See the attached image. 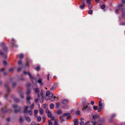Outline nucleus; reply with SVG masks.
<instances>
[{
    "instance_id": "obj_45",
    "label": "nucleus",
    "mask_w": 125,
    "mask_h": 125,
    "mask_svg": "<svg viewBox=\"0 0 125 125\" xmlns=\"http://www.w3.org/2000/svg\"><path fill=\"white\" fill-rule=\"evenodd\" d=\"M14 71V68H10L9 70V72H12Z\"/></svg>"
},
{
    "instance_id": "obj_59",
    "label": "nucleus",
    "mask_w": 125,
    "mask_h": 125,
    "mask_svg": "<svg viewBox=\"0 0 125 125\" xmlns=\"http://www.w3.org/2000/svg\"><path fill=\"white\" fill-rule=\"evenodd\" d=\"M38 112V111L37 110H36L34 111V113L35 114H37Z\"/></svg>"
},
{
    "instance_id": "obj_20",
    "label": "nucleus",
    "mask_w": 125,
    "mask_h": 125,
    "mask_svg": "<svg viewBox=\"0 0 125 125\" xmlns=\"http://www.w3.org/2000/svg\"><path fill=\"white\" fill-rule=\"evenodd\" d=\"M23 73L24 74H28L29 75V77L30 78L31 76H32L31 74V73L29 72H27L25 71H24L23 72Z\"/></svg>"
},
{
    "instance_id": "obj_64",
    "label": "nucleus",
    "mask_w": 125,
    "mask_h": 125,
    "mask_svg": "<svg viewBox=\"0 0 125 125\" xmlns=\"http://www.w3.org/2000/svg\"><path fill=\"white\" fill-rule=\"evenodd\" d=\"M121 25H125V22H122L121 23Z\"/></svg>"
},
{
    "instance_id": "obj_54",
    "label": "nucleus",
    "mask_w": 125,
    "mask_h": 125,
    "mask_svg": "<svg viewBox=\"0 0 125 125\" xmlns=\"http://www.w3.org/2000/svg\"><path fill=\"white\" fill-rule=\"evenodd\" d=\"M80 113V112L79 111H77L76 112V114L78 115H79Z\"/></svg>"
},
{
    "instance_id": "obj_42",
    "label": "nucleus",
    "mask_w": 125,
    "mask_h": 125,
    "mask_svg": "<svg viewBox=\"0 0 125 125\" xmlns=\"http://www.w3.org/2000/svg\"><path fill=\"white\" fill-rule=\"evenodd\" d=\"M93 109L94 110H96L98 109V107L97 106H94L93 107Z\"/></svg>"
},
{
    "instance_id": "obj_24",
    "label": "nucleus",
    "mask_w": 125,
    "mask_h": 125,
    "mask_svg": "<svg viewBox=\"0 0 125 125\" xmlns=\"http://www.w3.org/2000/svg\"><path fill=\"white\" fill-rule=\"evenodd\" d=\"M0 46L1 47H5L6 46V44L3 42H2L0 45Z\"/></svg>"
},
{
    "instance_id": "obj_50",
    "label": "nucleus",
    "mask_w": 125,
    "mask_h": 125,
    "mask_svg": "<svg viewBox=\"0 0 125 125\" xmlns=\"http://www.w3.org/2000/svg\"><path fill=\"white\" fill-rule=\"evenodd\" d=\"M48 122L49 125H52V122L50 120H49Z\"/></svg>"
},
{
    "instance_id": "obj_51",
    "label": "nucleus",
    "mask_w": 125,
    "mask_h": 125,
    "mask_svg": "<svg viewBox=\"0 0 125 125\" xmlns=\"http://www.w3.org/2000/svg\"><path fill=\"white\" fill-rule=\"evenodd\" d=\"M16 83H14L12 84V87L14 88L16 85Z\"/></svg>"
},
{
    "instance_id": "obj_34",
    "label": "nucleus",
    "mask_w": 125,
    "mask_h": 125,
    "mask_svg": "<svg viewBox=\"0 0 125 125\" xmlns=\"http://www.w3.org/2000/svg\"><path fill=\"white\" fill-rule=\"evenodd\" d=\"M62 112V111L60 110H59L57 112V114H61Z\"/></svg>"
},
{
    "instance_id": "obj_30",
    "label": "nucleus",
    "mask_w": 125,
    "mask_h": 125,
    "mask_svg": "<svg viewBox=\"0 0 125 125\" xmlns=\"http://www.w3.org/2000/svg\"><path fill=\"white\" fill-rule=\"evenodd\" d=\"M40 67L39 66H38L35 68V69L36 71H39L40 70Z\"/></svg>"
},
{
    "instance_id": "obj_1",
    "label": "nucleus",
    "mask_w": 125,
    "mask_h": 125,
    "mask_svg": "<svg viewBox=\"0 0 125 125\" xmlns=\"http://www.w3.org/2000/svg\"><path fill=\"white\" fill-rule=\"evenodd\" d=\"M88 104L87 101L85 99L84 102L82 103L83 107V108L82 109V110H86L89 111L90 110V107H88V104Z\"/></svg>"
},
{
    "instance_id": "obj_25",
    "label": "nucleus",
    "mask_w": 125,
    "mask_h": 125,
    "mask_svg": "<svg viewBox=\"0 0 125 125\" xmlns=\"http://www.w3.org/2000/svg\"><path fill=\"white\" fill-rule=\"evenodd\" d=\"M56 98L55 96L52 97L50 98V100L52 101H54L55 100V98Z\"/></svg>"
},
{
    "instance_id": "obj_22",
    "label": "nucleus",
    "mask_w": 125,
    "mask_h": 125,
    "mask_svg": "<svg viewBox=\"0 0 125 125\" xmlns=\"http://www.w3.org/2000/svg\"><path fill=\"white\" fill-rule=\"evenodd\" d=\"M123 5L122 4H120L118 6L119 9L121 10L124 9L123 8Z\"/></svg>"
},
{
    "instance_id": "obj_46",
    "label": "nucleus",
    "mask_w": 125,
    "mask_h": 125,
    "mask_svg": "<svg viewBox=\"0 0 125 125\" xmlns=\"http://www.w3.org/2000/svg\"><path fill=\"white\" fill-rule=\"evenodd\" d=\"M115 116V114H113L111 116V119L113 118Z\"/></svg>"
},
{
    "instance_id": "obj_8",
    "label": "nucleus",
    "mask_w": 125,
    "mask_h": 125,
    "mask_svg": "<svg viewBox=\"0 0 125 125\" xmlns=\"http://www.w3.org/2000/svg\"><path fill=\"white\" fill-rule=\"evenodd\" d=\"M31 79L33 83L34 84L37 83V81L35 78L32 76H31L30 78Z\"/></svg>"
},
{
    "instance_id": "obj_4",
    "label": "nucleus",
    "mask_w": 125,
    "mask_h": 125,
    "mask_svg": "<svg viewBox=\"0 0 125 125\" xmlns=\"http://www.w3.org/2000/svg\"><path fill=\"white\" fill-rule=\"evenodd\" d=\"M12 107L14 108V112L15 113H17L20 112L21 111V107L18 106L16 104H14L12 105Z\"/></svg>"
},
{
    "instance_id": "obj_3",
    "label": "nucleus",
    "mask_w": 125,
    "mask_h": 125,
    "mask_svg": "<svg viewBox=\"0 0 125 125\" xmlns=\"http://www.w3.org/2000/svg\"><path fill=\"white\" fill-rule=\"evenodd\" d=\"M9 83L8 82H6L5 84V87L6 88L7 92V94L5 95V98L6 99H7V96L9 94V92L10 91V90L9 88L8 85Z\"/></svg>"
},
{
    "instance_id": "obj_38",
    "label": "nucleus",
    "mask_w": 125,
    "mask_h": 125,
    "mask_svg": "<svg viewBox=\"0 0 125 125\" xmlns=\"http://www.w3.org/2000/svg\"><path fill=\"white\" fill-rule=\"evenodd\" d=\"M86 2L88 5L91 4L90 0H86Z\"/></svg>"
},
{
    "instance_id": "obj_10",
    "label": "nucleus",
    "mask_w": 125,
    "mask_h": 125,
    "mask_svg": "<svg viewBox=\"0 0 125 125\" xmlns=\"http://www.w3.org/2000/svg\"><path fill=\"white\" fill-rule=\"evenodd\" d=\"M15 42V40L13 38H12V41H11V43L12 44V46H14L15 47H17L18 46L17 44H15L14 43Z\"/></svg>"
},
{
    "instance_id": "obj_35",
    "label": "nucleus",
    "mask_w": 125,
    "mask_h": 125,
    "mask_svg": "<svg viewBox=\"0 0 125 125\" xmlns=\"http://www.w3.org/2000/svg\"><path fill=\"white\" fill-rule=\"evenodd\" d=\"M14 100L15 102H18L19 101V99L17 98H15L14 99Z\"/></svg>"
},
{
    "instance_id": "obj_19",
    "label": "nucleus",
    "mask_w": 125,
    "mask_h": 125,
    "mask_svg": "<svg viewBox=\"0 0 125 125\" xmlns=\"http://www.w3.org/2000/svg\"><path fill=\"white\" fill-rule=\"evenodd\" d=\"M59 117L60 118V119L61 120V122H62L64 121L65 120L63 118V117L62 116V115H60L59 116Z\"/></svg>"
},
{
    "instance_id": "obj_15",
    "label": "nucleus",
    "mask_w": 125,
    "mask_h": 125,
    "mask_svg": "<svg viewBox=\"0 0 125 125\" xmlns=\"http://www.w3.org/2000/svg\"><path fill=\"white\" fill-rule=\"evenodd\" d=\"M62 103L64 104H67L68 103V101L67 100H64L62 101Z\"/></svg>"
},
{
    "instance_id": "obj_2",
    "label": "nucleus",
    "mask_w": 125,
    "mask_h": 125,
    "mask_svg": "<svg viewBox=\"0 0 125 125\" xmlns=\"http://www.w3.org/2000/svg\"><path fill=\"white\" fill-rule=\"evenodd\" d=\"M8 50L7 47H4L3 50H0V54L1 56L5 58H6L7 57V55L4 53V52Z\"/></svg>"
},
{
    "instance_id": "obj_52",
    "label": "nucleus",
    "mask_w": 125,
    "mask_h": 125,
    "mask_svg": "<svg viewBox=\"0 0 125 125\" xmlns=\"http://www.w3.org/2000/svg\"><path fill=\"white\" fill-rule=\"evenodd\" d=\"M45 119H46L45 117L44 116L42 118V119H43V123H44L45 122Z\"/></svg>"
},
{
    "instance_id": "obj_57",
    "label": "nucleus",
    "mask_w": 125,
    "mask_h": 125,
    "mask_svg": "<svg viewBox=\"0 0 125 125\" xmlns=\"http://www.w3.org/2000/svg\"><path fill=\"white\" fill-rule=\"evenodd\" d=\"M90 123L89 121H87L85 123L84 125H88V124Z\"/></svg>"
},
{
    "instance_id": "obj_60",
    "label": "nucleus",
    "mask_w": 125,
    "mask_h": 125,
    "mask_svg": "<svg viewBox=\"0 0 125 125\" xmlns=\"http://www.w3.org/2000/svg\"><path fill=\"white\" fill-rule=\"evenodd\" d=\"M46 113L47 114H48V113H49L50 112L48 109H46Z\"/></svg>"
},
{
    "instance_id": "obj_61",
    "label": "nucleus",
    "mask_w": 125,
    "mask_h": 125,
    "mask_svg": "<svg viewBox=\"0 0 125 125\" xmlns=\"http://www.w3.org/2000/svg\"><path fill=\"white\" fill-rule=\"evenodd\" d=\"M57 87V85L56 84H54L52 86V87L54 89H55Z\"/></svg>"
},
{
    "instance_id": "obj_29",
    "label": "nucleus",
    "mask_w": 125,
    "mask_h": 125,
    "mask_svg": "<svg viewBox=\"0 0 125 125\" xmlns=\"http://www.w3.org/2000/svg\"><path fill=\"white\" fill-rule=\"evenodd\" d=\"M102 103L101 101H99V106L100 107H102Z\"/></svg>"
},
{
    "instance_id": "obj_39",
    "label": "nucleus",
    "mask_w": 125,
    "mask_h": 125,
    "mask_svg": "<svg viewBox=\"0 0 125 125\" xmlns=\"http://www.w3.org/2000/svg\"><path fill=\"white\" fill-rule=\"evenodd\" d=\"M69 108V106L68 105L64 106L63 107V108L65 109H67Z\"/></svg>"
},
{
    "instance_id": "obj_16",
    "label": "nucleus",
    "mask_w": 125,
    "mask_h": 125,
    "mask_svg": "<svg viewBox=\"0 0 125 125\" xmlns=\"http://www.w3.org/2000/svg\"><path fill=\"white\" fill-rule=\"evenodd\" d=\"M32 62L31 60H27V63L26 64V66H29V63H30Z\"/></svg>"
},
{
    "instance_id": "obj_44",
    "label": "nucleus",
    "mask_w": 125,
    "mask_h": 125,
    "mask_svg": "<svg viewBox=\"0 0 125 125\" xmlns=\"http://www.w3.org/2000/svg\"><path fill=\"white\" fill-rule=\"evenodd\" d=\"M105 7V6L103 4L101 6V8L102 9H103Z\"/></svg>"
},
{
    "instance_id": "obj_28",
    "label": "nucleus",
    "mask_w": 125,
    "mask_h": 125,
    "mask_svg": "<svg viewBox=\"0 0 125 125\" xmlns=\"http://www.w3.org/2000/svg\"><path fill=\"white\" fill-rule=\"evenodd\" d=\"M54 105L53 104H51L50 105V108L51 109H53L54 108Z\"/></svg>"
},
{
    "instance_id": "obj_43",
    "label": "nucleus",
    "mask_w": 125,
    "mask_h": 125,
    "mask_svg": "<svg viewBox=\"0 0 125 125\" xmlns=\"http://www.w3.org/2000/svg\"><path fill=\"white\" fill-rule=\"evenodd\" d=\"M23 121V119L22 117H21L19 119V121L20 123H21Z\"/></svg>"
},
{
    "instance_id": "obj_17",
    "label": "nucleus",
    "mask_w": 125,
    "mask_h": 125,
    "mask_svg": "<svg viewBox=\"0 0 125 125\" xmlns=\"http://www.w3.org/2000/svg\"><path fill=\"white\" fill-rule=\"evenodd\" d=\"M74 123L75 125H78L79 122L78 120L77 119H75L74 120Z\"/></svg>"
},
{
    "instance_id": "obj_36",
    "label": "nucleus",
    "mask_w": 125,
    "mask_h": 125,
    "mask_svg": "<svg viewBox=\"0 0 125 125\" xmlns=\"http://www.w3.org/2000/svg\"><path fill=\"white\" fill-rule=\"evenodd\" d=\"M93 12V11L91 10H89L88 13L89 14H92Z\"/></svg>"
},
{
    "instance_id": "obj_7",
    "label": "nucleus",
    "mask_w": 125,
    "mask_h": 125,
    "mask_svg": "<svg viewBox=\"0 0 125 125\" xmlns=\"http://www.w3.org/2000/svg\"><path fill=\"white\" fill-rule=\"evenodd\" d=\"M81 2L82 3V4L80 5V8L82 10L85 7V4L84 1L81 0Z\"/></svg>"
},
{
    "instance_id": "obj_41",
    "label": "nucleus",
    "mask_w": 125,
    "mask_h": 125,
    "mask_svg": "<svg viewBox=\"0 0 125 125\" xmlns=\"http://www.w3.org/2000/svg\"><path fill=\"white\" fill-rule=\"evenodd\" d=\"M34 107V104L33 103L31 105V106L30 107V108L31 109V110L32 109H33Z\"/></svg>"
},
{
    "instance_id": "obj_6",
    "label": "nucleus",
    "mask_w": 125,
    "mask_h": 125,
    "mask_svg": "<svg viewBox=\"0 0 125 125\" xmlns=\"http://www.w3.org/2000/svg\"><path fill=\"white\" fill-rule=\"evenodd\" d=\"M63 115L64 116H66V119H67L70 118L71 117L70 114L69 113H65L63 114Z\"/></svg>"
},
{
    "instance_id": "obj_47",
    "label": "nucleus",
    "mask_w": 125,
    "mask_h": 125,
    "mask_svg": "<svg viewBox=\"0 0 125 125\" xmlns=\"http://www.w3.org/2000/svg\"><path fill=\"white\" fill-rule=\"evenodd\" d=\"M38 120L39 121H40L41 120V117L40 116H38L37 117Z\"/></svg>"
},
{
    "instance_id": "obj_5",
    "label": "nucleus",
    "mask_w": 125,
    "mask_h": 125,
    "mask_svg": "<svg viewBox=\"0 0 125 125\" xmlns=\"http://www.w3.org/2000/svg\"><path fill=\"white\" fill-rule=\"evenodd\" d=\"M6 108V106H5L4 107L2 108L1 110V111L3 113H6L8 112L9 111H12V110L10 109H9L7 110H5Z\"/></svg>"
},
{
    "instance_id": "obj_48",
    "label": "nucleus",
    "mask_w": 125,
    "mask_h": 125,
    "mask_svg": "<svg viewBox=\"0 0 125 125\" xmlns=\"http://www.w3.org/2000/svg\"><path fill=\"white\" fill-rule=\"evenodd\" d=\"M54 125H58V124L57 123L56 120H55V123H54Z\"/></svg>"
},
{
    "instance_id": "obj_23",
    "label": "nucleus",
    "mask_w": 125,
    "mask_h": 125,
    "mask_svg": "<svg viewBox=\"0 0 125 125\" xmlns=\"http://www.w3.org/2000/svg\"><path fill=\"white\" fill-rule=\"evenodd\" d=\"M122 12V13L123 17H124L125 16V9H124L121 10Z\"/></svg>"
},
{
    "instance_id": "obj_62",
    "label": "nucleus",
    "mask_w": 125,
    "mask_h": 125,
    "mask_svg": "<svg viewBox=\"0 0 125 125\" xmlns=\"http://www.w3.org/2000/svg\"><path fill=\"white\" fill-rule=\"evenodd\" d=\"M84 122L83 121H81L80 123V125H83L84 124Z\"/></svg>"
},
{
    "instance_id": "obj_49",
    "label": "nucleus",
    "mask_w": 125,
    "mask_h": 125,
    "mask_svg": "<svg viewBox=\"0 0 125 125\" xmlns=\"http://www.w3.org/2000/svg\"><path fill=\"white\" fill-rule=\"evenodd\" d=\"M22 69V67H19L17 68V71L18 72H19Z\"/></svg>"
},
{
    "instance_id": "obj_14",
    "label": "nucleus",
    "mask_w": 125,
    "mask_h": 125,
    "mask_svg": "<svg viewBox=\"0 0 125 125\" xmlns=\"http://www.w3.org/2000/svg\"><path fill=\"white\" fill-rule=\"evenodd\" d=\"M28 107L27 106H26L24 107V111L23 112V113H27Z\"/></svg>"
},
{
    "instance_id": "obj_56",
    "label": "nucleus",
    "mask_w": 125,
    "mask_h": 125,
    "mask_svg": "<svg viewBox=\"0 0 125 125\" xmlns=\"http://www.w3.org/2000/svg\"><path fill=\"white\" fill-rule=\"evenodd\" d=\"M101 110V107H99L98 110V112H100Z\"/></svg>"
},
{
    "instance_id": "obj_33",
    "label": "nucleus",
    "mask_w": 125,
    "mask_h": 125,
    "mask_svg": "<svg viewBox=\"0 0 125 125\" xmlns=\"http://www.w3.org/2000/svg\"><path fill=\"white\" fill-rule=\"evenodd\" d=\"M47 114L48 117L50 118H51V117L52 116V115L51 112L48 113Z\"/></svg>"
},
{
    "instance_id": "obj_13",
    "label": "nucleus",
    "mask_w": 125,
    "mask_h": 125,
    "mask_svg": "<svg viewBox=\"0 0 125 125\" xmlns=\"http://www.w3.org/2000/svg\"><path fill=\"white\" fill-rule=\"evenodd\" d=\"M31 97L30 96H28L26 98L27 100V104H30V100L31 99Z\"/></svg>"
},
{
    "instance_id": "obj_11",
    "label": "nucleus",
    "mask_w": 125,
    "mask_h": 125,
    "mask_svg": "<svg viewBox=\"0 0 125 125\" xmlns=\"http://www.w3.org/2000/svg\"><path fill=\"white\" fill-rule=\"evenodd\" d=\"M34 91H35L37 93H39V89L38 88H34ZM37 97H40V95L39 94V93H38V94L37 95Z\"/></svg>"
},
{
    "instance_id": "obj_27",
    "label": "nucleus",
    "mask_w": 125,
    "mask_h": 125,
    "mask_svg": "<svg viewBox=\"0 0 125 125\" xmlns=\"http://www.w3.org/2000/svg\"><path fill=\"white\" fill-rule=\"evenodd\" d=\"M28 114L31 115H32V114L33 113L32 112L31 110H29L28 111Z\"/></svg>"
},
{
    "instance_id": "obj_31",
    "label": "nucleus",
    "mask_w": 125,
    "mask_h": 125,
    "mask_svg": "<svg viewBox=\"0 0 125 125\" xmlns=\"http://www.w3.org/2000/svg\"><path fill=\"white\" fill-rule=\"evenodd\" d=\"M43 110L42 109H39V112L41 114H42L43 113Z\"/></svg>"
},
{
    "instance_id": "obj_40",
    "label": "nucleus",
    "mask_w": 125,
    "mask_h": 125,
    "mask_svg": "<svg viewBox=\"0 0 125 125\" xmlns=\"http://www.w3.org/2000/svg\"><path fill=\"white\" fill-rule=\"evenodd\" d=\"M50 92L49 91H47L46 92V96H48L50 95Z\"/></svg>"
},
{
    "instance_id": "obj_32",
    "label": "nucleus",
    "mask_w": 125,
    "mask_h": 125,
    "mask_svg": "<svg viewBox=\"0 0 125 125\" xmlns=\"http://www.w3.org/2000/svg\"><path fill=\"white\" fill-rule=\"evenodd\" d=\"M31 92V91L29 89H28L26 92V94L29 95Z\"/></svg>"
},
{
    "instance_id": "obj_63",
    "label": "nucleus",
    "mask_w": 125,
    "mask_h": 125,
    "mask_svg": "<svg viewBox=\"0 0 125 125\" xmlns=\"http://www.w3.org/2000/svg\"><path fill=\"white\" fill-rule=\"evenodd\" d=\"M39 101V99L38 98H36L35 100V102L36 103H37Z\"/></svg>"
},
{
    "instance_id": "obj_53",
    "label": "nucleus",
    "mask_w": 125,
    "mask_h": 125,
    "mask_svg": "<svg viewBox=\"0 0 125 125\" xmlns=\"http://www.w3.org/2000/svg\"><path fill=\"white\" fill-rule=\"evenodd\" d=\"M93 125H96V121H92V122Z\"/></svg>"
},
{
    "instance_id": "obj_12",
    "label": "nucleus",
    "mask_w": 125,
    "mask_h": 125,
    "mask_svg": "<svg viewBox=\"0 0 125 125\" xmlns=\"http://www.w3.org/2000/svg\"><path fill=\"white\" fill-rule=\"evenodd\" d=\"M18 92L20 94V96L23 99L24 98V97L22 94V92L21 90L20 91H19Z\"/></svg>"
},
{
    "instance_id": "obj_18",
    "label": "nucleus",
    "mask_w": 125,
    "mask_h": 125,
    "mask_svg": "<svg viewBox=\"0 0 125 125\" xmlns=\"http://www.w3.org/2000/svg\"><path fill=\"white\" fill-rule=\"evenodd\" d=\"M26 120L28 122H30L31 120V118L28 116H27L25 118Z\"/></svg>"
},
{
    "instance_id": "obj_26",
    "label": "nucleus",
    "mask_w": 125,
    "mask_h": 125,
    "mask_svg": "<svg viewBox=\"0 0 125 125\" xmlns=\"http://www.w3.org/2000/svg\"><path fill=\"white\" fill-rule=\"evenodd\" d=\"M93 6V5L92 4H89L88 5V8L89 9H91L92 8Z\"/></svg>"
},
{
    "instance_id": "obj_58",
    "label": "nucleus",
    "mask_w": 125,
    "mask_h": 125,
    "mask_svg": "<svg viewBox=\"0 0 125 125\" xmlns=\"http://www.w3.org/2000/svg\"><path fill=\"white\" fill-rule=\"evenodd\" d=\"M41 92L42 93L41 95H42V97L43 96V93L44 92V91L43 90H42Z\"/></svg>"
},
{
    "instance_id": "obj_37",
    "label": "nucleus",
    "mask_w": 125,
    "mask_h": 125,
    "mask_svg": "<svg viewBox=\"0 0 125 125\" xmlns=\"http://www.w3.org/2000/svg\"><path fill=\"white\" fill-rule=\"evenodd\" d=\"M24 55L23 54H21L20 55H19V58H20L22 59L23 58Z\"/></svg>"
},
{
    "instance_id": "obj_55",
    "label": "nucleus",
    "mask_w": 125,
    "mask_h": 125,
    "mask_svg": "<svg viewBox=\"0 0 125 125\" xmlns=\"http://www.w3.org/2000/svg\"><path fill=\"white\" fill-rule=\"evenodd\" d=\"M97 115H94L93 116V118L94 119H95L97 118Z\"/></svg>"
},
{
    "instance_id": "obj_9",
    "label": "nucleus",
    "mask_w": 125,
    "mask_h": 125,
    "mask_svg": "<svg viewBox=\"0 0 125 125\" xmlns=\"http://www.w3.org/2000/svg\"><path fill=\"white\" fill-rule=\"evenodd\" d=\"M42 78H40L37 81V82L40 83V85L41 86H42L43 85V83H42Z\"/></svg>"
},
{
    "instance_id": "obj_21",
    "label": "nucleus",
    "mask_w": 125,
    "mask_h": 125,
    "mask_svg": "<svg viewBox=\"0 0 125 125\" xmlns=\"http://www.w3.org/2000/svg\"><path fill=\"white\" fill-rule=\"evenodd\" d=\"M61 104L59 103H57L55 104V107L56 109H58L59 108V106Z\"/></svg>"
}]
</instances>
